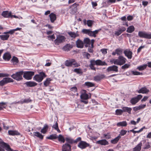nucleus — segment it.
Listing matches in <instances>:
<instances>
[{
  "label": "nucleus",
  "mask_w": 151,
  "mask_h": 151,
  "mask_svg": "<svg viewBox=\"0 0 151 151\" xmlns=\"http://www.w3.org/2000/svg\"><path fill=\"white\" fill-rule=\"evenodd\" d=\"M116 114L117 115H121L123 113L122 109H117L115 111Z\"/></svg>",
  "instance_id": "49"
},
{
  "label": "nucleus",
  "mask_w": 151,
  "mask_h": 151,
  "mask_svg": "<svg viewBox=\"0 0 151 151\" xmlns=\"http://www.w3.org/2000/svg\"><path fill=\"white\" fill-rule=\"evenodd\" d=\"M116 0H107L106 2L109 4H111L115 3Z\"/></svg>",
  "instance_id": "59"
},
{
  "label": "nucleus",
  "mask_w": 151,
  "mask_h": 151,
  "mask_svg": "<svg viewBox=\"0 0 151 151\" xmlns=\"http://www.w3.org/2000/svg\"><path fill=\"white\" fill-rule=\"evenodd\" d=\"M122 33L121 31L119 29L118 30L115 31V35L117 36H118L120 35Z\"/></svg>",
  "instance_id": "57"
},
{
  "label": "nucleus",
  "mask_w": 151,
  "mask_h": 151,
  "mask_svg": "<svg viewBox=\"0 0 151 151\" xmlns=\"http://www.w3.org/2000/svg\"><path fill=\"white\" fill-rule=\"evenodd\" d=\"M50 19L51 22L52 23L54 22L56 20V15L53 13H51L49 15Z\"/></svg>",
  "instance_id": "23"
},
{
  "label": "nucleus",
  "mask_w": 151,
  "mask_h": 151,
  "mask_svg": "<svg viewBox=\"0 0 151 151\" xmlns=\"http://www.w3.org/2000/svg\"><path fill=\"white\" fill-rule=\"evenodd\" d=\"M11 61L13 64H16L18 63L19 60L17 57L14 56L11 59Z\"/></svg>",
  "instance_id": "40"
},
{
  "label": "nucleus",
  "mask_w": 151,
  "mask_h": 151,
  "mask_svg": "<svg viewBox=\"0 0 151 151\" xmlns=\"http://www.w3.org/2000/svg\"><path fill=\"white\" fill-rule=\"evenodd\" d=\"M0 145L2 146H0V151H5L4 147H5V149L7 151H17L12 149L9 145L3 142L1 139H0Z\"/></svg>",
  "instance_id": "3"
},
{
  "label": "nucleus",
  "mask_w": 151,
  "mask_h": 151,
  "mask_svg": "<svg viewBox=\"0 0 151 151\" xmlns=\"http://www.w3.org/2000/svg\"><path fill=\"white\" fill-rule=\"evenodd\" d=\"M5 35H0V38L3 40H7L9 37V35L8 34H5Z\"/></svg>",
  "instance_id": "34"
},
{
  "label": "nucleus",
  "mask_w": 151,
  "mask_h": 151,
  "mask_svg": "<svg viewBox=\"0 0 151 151\" xmlns=\"http://www.w3.org/2000/svg\"><path fill=\"white\" fill-rule=\"evenodd\" d=\"M9 135H19L20 134L17 131L14 130H9L8 131Z\"/></svg>",
  "instance_id": "33"
},
{
  "label": "nucleus",
  "mask_w": 151,
  "mask_h": 151,
  "mask_svg": "<svg viewBox=\"0 0 151 151\" xmlns=\"http://www.w3.org/2000/svg\"><path fill=\"white\" fill-rule=\"evenodd\" d=\"M142 96L140 94L138 95L137 96L131 99L130 103L132 104H135L142 98Z\"/></svg>",
  "instance_id": "9"
},
{
  "label": "nucleus",
  "mask_w": 151,
  "mask_h": 151,
  "mask_svg": "<svg viewBox=\"0 0 151 151\" xmlns=\"http://www.w3.org/2000/svg\"><path fill=\"white\" fill-rule=\"evenodd\" d=\"M13 80L11 78H6L0 81V85L2 86L6 83L9 82H13Z\"/></svg>",
  "instance_id": "10"
},
{
  "label": "nucleus",
  "mask_w": 151,
  "mask_h": 151,
  "mask_svg": "<svg viewBox=\"0 0 151 151\" xmlns=\"http://www.w3.org/2000/svg\"><path fill=\"white\" fill-rule=\"evenodd\" d=\"M78 5V4L75 3L72 5L71 7L74 9V10L75 11H76L77 9V6Z\"/></svg>",
  "instance_id": "51"
},
{
  "label": "nucleus",
  "mask_w": 151,
  "mask_h": 151,
  "mask_svg": "<svg viewBox=\"0 0 151 151\" xmlns=\"http://www.w3.org/2000/svg\"><path fill=\"white\" fill-rule=\"evenodd\" d=\"M126 60V59L124 57L119 56L117 59L113 60V62L115 64L121 66L124 64Z\"/></svg>",
  "instance_id": "1"
},
{
  "label": "nucleus",
  "mask_w": 151,
  "mask_h": 151,
  "mask_svg": "<svg viewBox=\"0 0 151 151\" xmlns=\"http://www.w3.org/2000/svg\"><path fill=\"white\" fill-rule=\"evenodd\" d=\"M62 151H71V146L67 143H65L62 146Z\"/></svg>",
  "instance_id": "15"
},
{
  "label": "nucleus",
  "mask_w": 151,
  "mask_h": 151,
  "mask_svg": "<svg viewBox=\"0 0 151 151\" xmlns=\"http://www.w3.org/2000/svg\"><path fill=\"white\" fill-rule=\"evenodd\" d=\"M104 77L103 75H99L95 76L94 77V80L96 82H98L103 79Z\"/></svg>",
  "instance_id": "25"
},
{
  "label": "nucleus",
  "mask_w": 151,
  "mask_h": 151,
  "mask_svg": "<svg viewBox=\"0 0 151 151\" xmlns=\"http://www.w3.org/2000/svg\"><path fill=\"white\" fill-rule=\"evenodd\" d=\"M90 145L86 142L83 141H81L78 145V147L83 149L85 148L86 147L89 146Z\"/></svg>",
  "instance_id": "11"
},
{
  "label": "nucleus",
  "mask_w": 151,
  "mask_h": 151,
  "mask_svg": "<svg viewBox=\"0 0 151 151\" xmlns=\"http://www.w3.org/2000/svg\"><path fill=\"white\" fill-rule=\"evenodd\" d=\"M89 47L88 49V51L90 53H93V47H92V46H91V47Z\"/></svg>",
  "instance_id": "62"
},
{
  "label": "nucleus",
  "mask_w": 151,
  "mask_h": 151,
  "mask_svg": "<svg viewBox=\"0 0 151 151\" xmlns=\"http://www.w3.org/2000/svg\"><path fill=\"white\" fill-rule=\"evenodd\" d=\"M77 32L75 33L74 32H68V34L70 37L75 38L79 36V35L77 33Z\"/></svg>",
  "instance_id": "38"
},
{
  "label": "nucleus",
  "mask_w": 151,
  "mask_h": 151,
  "mask_svg": "<svg viewBox=\"0 0 151 151\" xmlns=\"http://www.w3.org/2000/svg\"><path fill=\"white\" fill-rule=\"evenodd\" d=\"M103 136L104 138H105L107 139H109L111 138V135L109 133L104 134H103Z\"/></svg>",
  "instance_id": "50"
},
{
  "label": "nucleus",
  "mask_w": 151,
  "mask_h": 151,
  "mask_svg": "<svg viewBox=\"0 0 151 151\" xmlns=\"http://www.w3.org/2000/svg\"><path fill=\"white\" fill-rule=\"evenodd\" d=\"M15 31H14V29H12L8 32H4L3 33V34H12L14 33Z\"/></svg>",
  "instance_id": "58"
},
{
  "label": "nucleus",
  "mask_w": 151,
  "mask_h": 151,
  "mask_svg": "<svg viewBox=\"0 0 151 151\" xmlns=\"http://www.w3.org/2000/svg\"><path fill=\"white\" fill-rule=\"evenodd\" d=\"M147 66V65L144 64L142 65H140L138 66L137 69L139 71H142L145 69Z\"/></svg>",
  "instance_id": "39"
},
{
  "label": "nucleus",
  "mask_w": 151,
  "mask_h": 151,
  "mask_svg": "<svg viewBox=\"0 0 151 151\" xmlns=\"http://www.w3.org/2000/svg\"><path fill=\"white\" fill-rule=\"evenodd\" d=\"M96 143L97 144L103 145H108L109 144L108 142L105 139L97 141H96Z\"/></svg>",
  "instance_id": "19"
},
{
  "label": "nucleus",
  "mask_w": 151,
  "mask_h": 151,
  "mask_svg": "<svg viewBox=\"0 0 151 151\" xmlns=\"http://www.w3.org/2000/svg\"><path fill=\"white\" fill-rule=\"evenodd\" d=\"M134 29L135 28L133 26H130L127 28L126 31L128 33H131L134 31Z\"/></svg>",
  "instance_id": "36"
},
{
  "label": "nucleus",
  "mask_w": 151,
  "mask_h": 151,
  "mask_svg": "<svg viewBox=\"0 0 151 151\" xmlns=\"http://www.w3.org/2000/svg\"><path fill=\"white\" fill-rule=\"evenodd\" d=\"M58 140L59 142L62 143H64L65 142V139L62 135L61 134L59 135L58 136Z\"/></svg>",
  "instance_id": "44"
},
{
  "label": "nucleus",
  "mask_w": 151,
  "mask_h": 151,
  "mask_svg": "<svg viewBox=\"0 0 151 151\" xmlns=\"http://www.w3.org/2000/svg\"><path fill=\"white\" fill-rule=\"evenodd\" d=\"M130 66V65L128 64H126L121 67V68L122 69L125 70L128 68Z\"/></svg>",
  "instance_id": "53"
},
{
  "label": "nucleus",
  "mask_w": 151,
  "mask_h": 151,
  "mask_svg": "<svg viewBox=\"0 0 151 151\" xmlns=\"http://www.w3.org/2000/svg\"><path fill=\"white\" fill-rule=\"evenodd\" d=\"M23 73V71H21L16 73L11 76L12 77L17 81H19L22 79V75Z\"/></svg>",
  "instance_id": "5"
},
{
  "label": "nucleus",
  "mask_w": 151,
  "mask_h": 151,
  "mask_svg": "<svg viewBox=\"0 0 151 151\" xmlns=\"http://www.w3.org/2000/svg\"><path fill=\"white\" fill-rule=\"evenodd\" d=\"M138 35L141 38L151 39V32L148 33L145 31H139L138 32Z\"/></svg>",
  "instance_id": "4"
},
{
  "label": "nucleus",
  "mask_w": 151,
  "mask_h": 151,
  "mask_svg": "<svg viewBox=\"0 0 151 151\" xmlns=\"http://www.w3.org/2000/svg\"><path fill=\"white\" fill-rule=\"evenodd\" d=\"M72 48V46L70 44H67L64 46L63 49L65 51H68Z\"/></svg>",
  "instance_id": "32"
},
{
  "label": "nucleus",
  "mask_w": 151,
  "mask_h": 151,
  "mask_svg": "<svg viewBox=\"0 0 151 151\" xmlns=\"http://www.w3.org/2000/svg\"><path fill=\"white\" fill-rule=\"evenodd\" d=\"M107 71L108 72H118V67L115 65L109 66L107 68Z\"/></svg>",
  "instance_id": "14"
},
{
  "label": "nucleus",
  "mask_w": 151,
  "mask_h": 151,
  "mask_svg": "<svg viewBox=\"0 0 151 151\" xmlns=\"http://www.w3.org/2000/svg\"><path fill=\"white\" fill-rule=\"evenodd\" d=\"M90 29H83L82 30V32L84 34L88 35Z\"/></svg>",
  "instance_id": "54"
},
{
  "label": "nucleus",
  "mask_w": 151,
  "mask_h": 151,
  "mask_svg": "<svg viewBox=\"0 0 151 151\" xmlns=\"http://www.w3.org/2000/svg\"><path fill=\"white\" fill-rule=\"evenodd\" d=\"M53 127L55 129L57 130V131L58 132H60V130L58 129V125L57 123H56L55 125H53Z\"/></svg>",
  "instance_id": "56"
},
{
  "label": "nucleus",
  "mask_w": 151,
  "mask_h": 151,
  "mask_svg": "<svg viewBox=\"0 0 151 151\" xmlns=\"http://www.w3.org/2000/svg\"><path fill=\"white\" fill-rule=\"evenodd\" d=\"M101 30V29H100L93 31L90 30L88 35L90 36L95 37H96V35L98 34V32Z\"/></svg>",
  "instance_id": "17"
},
{
  "label": "nucleus",
  "mask_w": 151,
  "mask_h": 151,
  "mask_svg": "<svg viewBox=\"0 0 151 151\" xmlns=\"http://www.w3.org/2000/svg\"><path fill=\"white\" fill-rule=\"evenodd\" d=\"M84 43L86 47H89L91 44L90 40L88 38H86L84 40Z\"/></svg>",
  "instance_id": "27"
},
{
  "label": "nucleus",
  "mask_w": 151,
  "mask_h": 151,
  "mask_svg": "<svg viewBox=\"0 0 151 151\" xmlns=\"http://www.w3.org/2000/svg\"><path fill=\"white\" fill-rule=\"evenodd\" d=\"M58 135L55 134H52L50 135L49 137H48V139L53 140L56 139L58 138Z\"/></svg>",
  "instance_id": "41"
},
{
  "label": "nucleus",
  "mask_w": 151,
  "mask_h": 151,
  "mask_svg": "<svg viewBox=\"0 0 151 151\" xmlns=\"http://www.w3.org/2000/svg\"><path fill=\"white\" fill-rule=\"evenodd\" d=\"M65 39V37L63 36L62 35H58L56 39L54 40V42L55 44L58 45L64 42Z\"/></svg>",
  "instance_id": "7"
},
{
  "label": "nucleus",
  "mask_w": 151,
  "mask_h": 151,
  "mask_svg": "<svg viewBox=\"0 0 151 151\" xmlns=\"http://www.w3.org/2000/svg\"><path fill=\"white\" fill-rule=\"evenodd\" d=\"M47 130V125H46L44 127L41 129V132L43 134L46 133Z\"/></svg>",
  "instance_id": "48"
},
{
  "label": "nucleus",
  "mask_w": 151,
  "mask_h": 151,
  "mask_svg": "<svg viewBox=\"0 0 151 151\" xmlns=\"http://www.w3.org/2000/svg\"><path fill=\"white\" fill-rule=\"evenodd\" d=\"M84 85L87 86L88 87H92L94 86V84L93 83L89 82H85L84 83Z\"/></svg>",
  "instance_id": "42"
},
{
  "label": "nucleus",
  "mask_w": 151,
  "mask_h": 151,
  "mask_svg": "<svg viewBox=\"0 0 151 151\" xmlns=\"http://www.w3.org/2000/svg\"><path fill=\"white\" fill-rule=\"evenodd\" d=\"M133 19V17L131 15L128 16L127 18V19L128 21L132 20Z\"/></svg>",
  "instance_id": "63"
},
{
  "label": "nucleus",
  "mask_w": 151,
  "mask_h": 151,
  "mask_svg": "<svg viewBox=\"0 0 151 151\" xmlns=\"http://www.w3.org/2000/svg\"><path fill=\"white\" fill-rule=\"evenodd\" d=\"M54 39H55V37L53 34L51 36H48V39L52 40H53Z\"/></svg>",
  "instance_id": "60"
},
{
  "label": "nucleus",
  "mask_w": 151,
  "mask_h": 151,
  "mask_svg": "<svg viewBox=\"0 0 151 151\" xmlns=\"http://www.w3.org/2000/svg\"><path fill=\"white\" fill-rule=\"evenodd\" d=\"M90 65H96V60L95 61L94 60H91L90 61Z\"/></svg>",
  "instance_id": "61"
},
{
  "label": "nucleus",
  "mask_w": 151,
  "mask_h": 151,
  "mask_svg": "<svg viewBox=\"0 0 151 151\" xmlns=\"http://www.w3.org/2000/svg\"><path fill=\"white\" fill-rule=\"evenodd\" d=\"M121 138V137L120 136H117L114 139L111 140V142L112 144H115L118 142Z\"/></svg>",
  "instance_id": "37"
},
{
  "label": "nucleus",
  "mask_w": 151,
  "mask_h": 151,
  "mask_svg": "<svg viewBox=\"0 0 151 151\" xmlns=\"http://www.w3.org/2000/svg\"><path fill=\"white\" fill-rule=\"evenodd\" d=\"M150 144L149 142H146L145 144V146L144 148L145 149H147L150 147Z\"/></svg>",
  "instance_id": "55"
},
{
  "label": "nucleus",
  "mask_w": 151,
  "mask_h": 151,
  "mask_svg": "<svg viewBox=\"0 0 151 151\" xmlns=\"http://www.w3.org/2000/svg\"><path fill=\"white\" fill-rule=\"evenodd\" d=\"M122 110L123 112H128L129 114H130L132 109L130 108L127 107H124L122 108Z\"/></svg>",
  "instance_id": "35"
},
{
  "label": "nucleus",
  "mask_w": 151,
  "mask_h": 151,
  "mask_svg": "<svg viewBox=\"0 0 151 151\" xmlns=\"http://www.w3.org/2000/svg\"><path fill=\"white\" fill-rule=\"evenodd\" d=\"M145 47V46L144 45V46H140L137 49V53H139V52H140L141 50L144 48V47Z\"/></svg>",
  "instance_id": "64"
},
{
  "label": "nucleus",
  "mask_w": 151,
  "mask_h": 151,
  "mask_svg": "<svg viewBox=\"0 0 151 151\" xmlns=\"http://www.w3.org/2000/svg\"><path fill=\"white\" fill-rule=\"evenodd\" d=\"M45 73L40 72L38 75H35L33 77V80L38 82H40L43 80L44 77H45Z\"/></svg>",
  "instance_id": "6"
},
{
  "label": "nucleus",
  "mask_w": 151,
  "mask_h": 151,
  "mask_svg": "<svg viewBox=\"0 0 151 151\" xmlns=\"http://www.w3.org/2000/svg\"><path fill=\"white\" fill-rule=\"evenodd\" d=\"M149 91V89L145 87H143L137 91V92L138 93H142L143 94H146Z\"/></svg>",
  "instance_id": "16"
},
{
  "label": "nucleus",
  "mask_w": 151,
  "mask_h": 151,
  "mask_svg": "<svg viewBox=\"0 0 151 151\" xmlns=\"http://www.w3.org/2000/svg\"><path fill=\"white\" fill-rule=\"evenodd\" d=\"M74 72L78 74H82L83 73L81 69L80 68H75L74 69Z\"/></svg>",
  "instance_id": "46"
},
{
  "label": "nucleus",
  "mask_w": 151,
  "mask_h": 151,
  "mask_svg": "<svg viewBox=\"0 0 151 151\" xmlns=\"http://www.w3.org/2000/svg\"><path fill=\"white\" fill-rule=\"evenodd\" d=\"M131 73L132 74L134 75H140L142 74V73L137 71H132Z\"/></svg>",
  "instance_id": "47"
},
{
  "label": "nucleus",
  "mask_w": 151,
  "mask_h": 151,
  "mask_svg": "<svg viewBox=\"0 0 151 151\" xmlns=\"http://www.w3.org/2000/svg\"><path fill=\"white\" fill-rule=\"evenodd\" d=\"M115 50L116 52V53H117V55H118L119 56H120V55L122 54L123 51V49L120 48H119L117 49H116Z\"/></svg>",
  "instance_id": "43"
},
{
  "label": "nucleus",
  "mask_w": 151,
  "mask_h": 151,
  "mask_svg": "<svg viewBox=\"0 0 151 151\" xmlns=\"http://www.w3.org/2000/svg\"><path fill=\"white\" fill-rule=\"evenodd\" d=\"M3 59L6 61H9L10 59L11 56L9 52H6L3 55Z\"/></svg>",
  "instance_id": "20"
},
{
  "label": "nucleus",
  "mask_w": 151,
  "mask_h": 151,
  "mask_svg": "<svg viewBox=\"0 0 151 151\" xmlns=\"http://www.w3.org/2000/svg\"><path fill=\"white\" fill-rule=\"evenodd\" d=\"M118 127H126L127 125V123L126 121H123L118 123L116 124Z\"/></svg>",
  "instance_id": "30"
},
{
  "label": "nucleus",
  "mask_w": 151,
  "mask_h": 151,
  "mask_svg": "<svg viewBox=\"0 0 151 151\" xmlns=\"http://www.w3.org/2000/svg\"><path fill=\"white\" fill-rule=\"evenodd\" d=\"M23 77L27 80H31L34 74V72L32 71L23 72Z\"/></svg>",
  "instance_id": "8"
},
{
  "label": "nucleus",
  "mask_w": 151,
  "mask_h": 151,
  "mask_svg": "<svg viewBox=\"0 0 151 151\" xmlns=\"http://www.w3.org/2000/svg\"><path fill=\"white\" fill-rule=\"evenodd\" d=\"M71 91H73L74 93H76L77 92V88L76 86H74L70 88Z\"/></svg>",
  "instance_id": "52"
},
{
  "label": "nucleus",
  "mask_w": 151,
  "mask_h": 151,
  "mask_svg": "<svg viewBox=\"0 0 151 151\" xmlns=\"http://www.w3.org/2000/svg\"><path fill=\"white\" fill-rule=\"evenodd\" d=\"M83 93H81V99L86 100L88 99L91 96L90 94H88L86 92V91L85 90H83Z\"/></svg>",
  "instance_id": "13"
},
{
  "label": "nucleus",
  "mask_w": 151,
  "mask_h": 151,
  "mask_svg": "<svg viewBox=\"0 0 151 151\" xmlns=\"http://www.w3.org/2000/svg\"><path fill=\"white\" fill-rule=\"evenodd\" d=\"M11 12L7 11H4L2 13V15L4 17L10 18Z\"/></svg>",
  "instance_id": "26"
},
{
  "label": "nucleus",
  "mask_w": 151,
  "mask_h": 151,
  "mask_svg": "<svg viewBox=\"0 0 151 151\" xmlns=\"http://www.w3.org/2000/svg\"><path fill=\"white\" fill-rule=\"evenodd\" d=\"M33 135L34 137H37L41 139H42L43 138V135L38 132H34Z\"/></svg>",
  "instance_id": "22"
},
{
  "label": "nucleus",
  "mask_w": 151,
  "mask_h": 151,
  "mask_svg": "<svg viewBox=\"0 0 151 151\" xmlns=\"http://www.w3.org/2000/svg\"><path fill=\"white\" fill-rule=\"evenodd\" d=\"M25 84L28 87H34L37 85V83L34 81H27L25 83Z\"/></svg>",
  "instance_id": "21"
},
{
  "label": "nucleus",
  "mask_w": 151,
  "mask_h": 151,
  "mask_svg": "<svg viewBox=\"0 0 151 151\" xmlns=\"http://www.w3.org/2000/svg\"><path fill=\"white\" fill-rule=\"evenodd\" d=\"M65 66L68 67L73 66L75 67H78L80 65L73 59H70L66 60L65 62Z\"/></svg>",
  "instance_id": "2"
},
{
  "label": "nucleus",
  "mask_w": 151,
  "mask_h": 151,
  "mask_svg": "<svg viewBox=\"0 0 151 151\" xmlns=\"http://www.w3.org/2000/svg\"><path fill=\"white\" fill-rule=\"evenodd\" d=\"M77 47L78 48H83L84 46V43L83 41L78 39L76 42Z\"/></svg>",
  "instance_id": "18"
},
{
  "label": "nucleus",
  "mask_w": 151,
  "mask_h": 151,
  "mask_svg": "<svg viewBox=\"0 0 151 151\" xmlns=\"http://www.w3.org/2000/svg\"><path fill=\"white\" fill-rule=\"evenodd\" d=\"M96 65H106L107 64L105 62L102 61L100 60H96Z\"/></svg>",
  "instance_id": "29"
},
{
  "label": "nucleus",
  "mask_w": 151,
  "mask_h": 151,
  "mask_svg": "<svg viewBox=\"0 0 151 151\" xmlns=\"http://www.w3.org/2000/svg\"><path fill=\"white\" fill-rule=\"evenodd\" d=\"M65 140L67 143L70 145L73 144L74 142V140L73 139L70 137H67L65 138Z\"/></svg>",
  "instance_id": "31"
},
{
  "label": "nucleus",
  "mask_w": 151,
  "mask_h": 151,
  "mask_svg": "<svg viewBox=\"0 0 151 151\" xmlns=\"http://www.w3.org/2000/svg\"><path fill=\"white\" fill-rule=\"evenodd\" d=\"M93 21L91 20H88L86 21V19L83 20V23L85 24H87L89 27H91L93 24Z\"/></svg>",
  "instance_id": "28"
},
{
  "label": "nucleus",
  "mask_w": 151,
  "mask_h": 151,
  "mask_svg": "<svg viewBox=\"0 0 151 151\" xmlns=\"http://www.w3.org/2000/svg\"><path fill=\"white\" fill-rule=\"evenodd\" d=\"M142 144L141 141L133 149V151H140L141 149Z\"/></svg>",
  "instance_id": "24"
},
{
  "label": "nucleus",
  "mask_w": 151,
  "mask_h": 151,
  "mask_svg": "<svg viewBox=\"0 0 151 151\" xmlns=\"http://www.w3.org/2000/svg\"><path fill=\"white\" fill-rule=\"evenodd\" d=\"M127 132V131L126 130L124 129L121 130L119 132V135L118 136H120V137L123 136Z\"/></svg>",
  "instance_id": "45"
},
{
  "label": "nucleus",
  "mask_w": 151,
  "mask_h": 151,
  "mask_svg": "<svg viewBox=\"0 0 151 151\" xmlns=\"http://www.w3.org/2000/svg\"><path fill=\"white\" fill-rule=\"evenodd\" d=\"M124 53L125 55L128 58L131 59L132 58L133 53L129 49H126L125 50L124 52Z\"/></svg>",
  "instance_id": "12"
}]
</instances>
